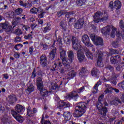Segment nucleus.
I'll use <instances>...</instances> for the list:
<instances>
[{"instance_id": "obj_1", "label": "nucleus", "mask_w": 124, "mask_h": 124, "mask_svg": "<svg viewBox=\"0 0 124 124\" xmlns=\"http://www.w3.org/2000/svg\"><path fill=\"white\" fill-rule=\"evenodd\" d=\"M72 42L73 48L74 49V50H83L86 55V57L89 59V60H93V54L90 52V50L87 48V47H82L80 40H78L77 38L73 36L72 37Z\"/></svg>"}, {"instance_id": "obj_2", "label": "nucleus", "mask_w": 124, "mask_h": 124, "mask_svg": "<svg viewBox=\"0 0 124 124\" xmlns=\"http://www.w3.org/2000/svg\"><path fill=\"white\" fill-rule=\"evenodd\" d=\"M88 103L85 102L78 103L75 107V111L74 113V117L76 118H80L86 113V109L88 107Z\"/></svg>"}, {"instance_id": "obj_3", "label": "nucleus", "mask_w": 124, "mask_h": 124, "mask_svg": "<svg viewBox=\"0 0 124 124\" xmlns=\"http://www.w3.org/2000/svg\"><path fill=\"white\" fill-rule=\"evenodd\" d=\"M37 89L40 91V93L42 95V96H46L48 95L49 93L47 90L44 89V86L43 85V83L42 82V79L41 78H38L37 79Z\"/></svg>"}, {"instance_id": "obj_4", "label": "nucleus", "mask_w": 124, "mask_h": 124, "mask_svg": "<svg viewBox=\"0 0 124 124\" xmlns=\"http://www.w3.org/2000/svg\"><path fill=\"white\" fill-rule=\"evenodd\" d=\"M102 16V13L100 11H98L97 12L94 14L93 16V22L94 23H100V22H106L108 20V15L106 14L105 16Z\"/></svg>"}, {"instance_id": "obj_5", "label": "nucleus", "mask_w": 124, "mask_h": 124, "mask_svg": "<svg viewBox=\"0 0 124 124\" xmlns=\"http://www.w3.org/2000/svg\"><path fill=\"white\" fill-rule=\"evenodd\" d=\"M30 12L32 13V14H37V12H40L38 15V17L39 19L44 18V16L46 14V12L43 11V9H42L41 7H38L37 8L33 7L31 9Z\"/></svg>"}, {"instance_id": "obj_6", "label": "nucleus", "mask_w": 124, "mask_h": 124, "mask_svg": "<svg viewBox=\"0 0 124 124\" xmlns=\"http://www.w3.org/2000/svg\"><path fill=\"white\" fill-rule=\"evenodd\" d=\"M66 51L63 49H60V57L62 62L63 65L66 66L67 68H70V64L66 60Z\"/></svg>"}, {"instance_id": "obj_7", "label": "nucleus", "mask_w": 124, "mask_h": 124, "mask_svg": "<svg viewBox=\"0 0 124 124\" xmlns=\"http://www.w3.org/2000/svg\"><path fill=\"white\" fill-rule=\"evenodd\" d=\"M96 56L98 57V60L97 61V65L98 67H103V62H101L102 61V57L103 56V52L99 50H97L96 52Z\"/></svg>"}, {"instance_id": "obj_8", "label": "nucleus", "mask_w": 124, "mask_h": 124, "mask_svg": "<svg viewBox=\"0 0 124 124\" xmlns=\"http://www.w3.org/2000/svg\"><path fill=\"white\" fill-rule=\"evenodd\" d=\"M81 40L86 46H87L88 47H93V45L91 44V42H90V38L88 35H83L82 36Z\"/></svg>"}, {"instance_id": "obj_9", "label": "nucleus", "mask_w": 124, "mask_h": 124, "mask_svg": "<svg viewBox=\"0 0 124 124\" xmlns=\"http://www.w3.org/2000/svg\"><path fill=\"white\" fill-rule=\"evenodd\" d=\"M83 50L84 49L78 50L77 52V58L79 62H84L86 59V56H85V54L83 52Z\"/></svg>"}, {"instance_id": "obj_10", "label": "nucleus", "mask_w": 124, "mask_h": 124, "mask_svg": "<svg viewBox=\"0 0 124 124\" xmlns=\"http://www.w3.org/2000/svg\"><path fill=\"white\" fill-rule=\"evenodd\" d=\"M12 115L16 120L19 122V123H23L24 122V117H22V116L19 115L15 111V110H12Z\"/></svg>"}, {"instance_id": "obj_11", "label": "nucleus", "mask_w": 124, "mask_h": 124, "mask_svg": "<svg viewBox=\"0 0 124 124\" xmlns=\"http://www.w3.org/2000/svg\"><path fill=\"white\" fill-rule=\"evenodd\" d=\"M84 20L83 18H80L78 20V21L75 23L74 27L77 30L82 29L84 26Z\"/></svg>"}, {"instance_id": "obj_12", "label": "nucleus", "mask_w": 124, "mask_h": 124, "mask_svg": "<svg viewBox=\"0 0 124 124\" xmlns=\"http://www.w3.org/2000/svg\"><path fill=\"white\" fill-rule=\"evenodd\" d=\"M112 30V26L108 25L101 29V32L104 35L110 34V31Z\"/></svg>"}, {"instance_id": "obj_13", "label": "nucleus", "mask_w": 124, "mask_h": 124, "mask_svg": "<svg viewBox=\"0 0 124 124\" xmlns=\"http://www.w3.org/2000/svg\"><path fill=\"white\" fill-rule=\"evenodd\" d=\"M2 29L5 30L6 32H10L12 31V26H11L8 23L5 22V23H2Z\"/></svg>"}, {"instance_id": "obj_14", "label": "nucleus", "mask_w": 124, "mask_h": 124, "mask_svg": "<svg viewBox=\"0 0 124 124\" xmlns=\"http://www.w3.org/2000/svg\"><path fill=\"white\" fill-rule=\"evenodd\" d=\"M77 93V91H73L71 92L68 94L69 98H71V99H73V100H75V101H76V100H77V99L79 98V95H78V93Z\"/></svg>"}, {"instance_id": "obj_15", "label": "nucleus", "mask_w": 124, "mask_h": 124, "mask_svg": "<svg viewBox=\"0 0 124 124\" xmlns=\"http://www.w3.org/2000/svg\"><path fill=\"white\" fill-rule=\"evenodd\" d=\"M121 61H122V59L120 55L113 56L110 58V62L112 64L118 63V62H121Z\"/></svg>"}, {"instance_id": "obj_16", "label": "nucleus", "mask_w": 124, "mask_h": 124, "mask_svg": "<svg viewBox=\"0 0 124 124\" xmlns=\"http://www.w3.org/2000/svg\"><path fill=\"white\" fill-rule=\"evenodd\" d=\"M26 110V108L24 107V106L17 104L16 107V113H18V114H23L25 110Z\"/></svg>"}, {"instance_id": "obj_17", "label": "nucleus", "mask_w": 124, "mask_h": 124, "mask_svg": "<svg viewBox=\"0 0 124 124\" xmlns=\"http://www.w3.org/2000/svg\"><path fill=\"white\" fill-rule=\"evenodd\" d=\"M75 76H76V73H75L74 70H72L69 72L65 78L63 79H65V80H71V79H73Z\"/></svg>"}, {"instance_id": "obj_18", "label": "nucleus", "mask_w": 124, "mask_h": 124, "mask_svg": "<svg viewBox=\"0 0 124 124\" xmlns=\"http://www.w3.org/2000/svg\"><path fill=\"white\" fill-rule=\"evenodd\" d=\"M40 64L45 67L47 65V57L45 55H42L40 58Z\"/></svg>"}, {"instance_id": "obj_19", "label": "nucleus", "mask_w": 124, "mask_h": 124, "mask_svg": "<svg viewBox=\"0 0 124 124\" xmlns=\"http://www.w3.org/2000/svg\"><path fill=\"white\" fill-rule=\"evenodd\" d=\"M36 113H37V109L36 108H33L32 111L30 107L27 108V115L29 117H33L34 114H36Z\"/></svg>"}, {"instance_id": "obj_20", "label": "nucleus", "mask_w": 124, "mask_h": 124, "mask_svg": "<svg viewBox=\"0 0 124 124\" xmlns=\"http://www.w3.org/2000/svg\"><path fill=\"white\" fill-rule=\"evenodd\" d=\"M58 106L60 109H62V108H66V107H70L69 104L63 102V101H60L58 102Z\"/></svg>"}, {"instance_id": "obj_21", "label": "nucleus", "mask_w": 124, "mask_h": 124, "mask_svg": "<svg viewBox=\"0 0 124 124\" xmlns=\"http://www.w3.org/2000/svg\"><path fill=\"white\" fill-rule=\"evenodd\" d=\"M93 43L95 45H101V46H103V39H102L100 37H96V39Z\"/></svg>"}, {"instance_id": "obj_22", "label": "nucleus", "mask_w": 124, "mask_h": 124, "mask_svg": "<svg viewBox=\"0 0 124 124\" xmlns=\"http://www.w3.org/2000/svg\"><path fill=\"white\" fill-rule=\"evenodd\" d=\"M63 117L66 121H69L70 119H71V117H72V115L71 114V112L69 111H65L63 114Z\"/></svg>"}, {"instance_id": "obj_23", "label": "nucleus", "mask_w": 124, "mask_h": 124, "mask_svg": "<svg viewBox=\"0 0 124 124\" xmlns=\"http://www.w3.org/2000/svg\"><path fill=\"white\" fill-rule=\"evenodd\" d=\"M9 103L10 104H13L14 103V101H17V98H16V96L15 95L12 94L9 96Z\"/></svg>"}, {"instance_id": "obj_24", "label": "nucleus", "mask_w": 124, "mask_h": 124, "mask_svg": "<svg viewBox=\"0 0 124 124\" xmlns=\"http://www.w3.org/2000/svg\"><path fill=\"white\" fill-rule=\"evenodd\" d=\"M99 114L102 116V117H105L106 116V113L108 112V110L107 109V108L104 107L102 108L99 110Z\"/></svg>"}, {"instance_id": "obj_25", "label": "nucleus", "mask_w": 124, "mask_h": 124, "mask_svg": "<svg viewBox=\"0 0 124 124\" xmlns=\"http://www.w3.org/2000/svg\"><path fill=\"white\" fill-rule=\"evenodd\" d=\"M118 103H122V101H120V99L118 98H115V99L109 102L110 105H115V106H118Z\"/></svg>"}, {"instance_id": "obj_26", "label": "nucleus", "mask_w": 124, "mask_h": 124, "mask_svg": "<svg viewBox=\"0 0 124 124\" xmlns=\"http://www.w3.org/2000/svg\"><path fill=\"white\" fill-rule=\"evenodd\" d=\"M67 54L68 60L70 62H72L74 59V53H73V51L70 50L67 52Z\"/></svg>"}, {"instance_id": "obj_27", "label": "nucleus", "mask_w": 124, "mask_h": 124, "mask_svg": "<svg viewBox=\"0 0 124 124\" xmlns=\"http://www.w3.org/2000/svg\"><path fill=\"white\" fill-rule=\"evenodd\" d=\"M34 91V86L31 83H28L26 92L29 93H32Z\"/></svg>"}, {"instance_id": "obj_28", "label": "nucleus", "mask_w": 124, "mask_h": 124, "mask_svg": "<svg viewBox=\"0 0 124 124\" xmlns=\"http://www.w3.org/2000/svg\"><path fill=\"white\" fill-rule=\"evenodd\" d=\"M114 7L116 10H119L122 7V3L119 0H116L114 2Z\"/></svg>"}, {"instance_id": "obj_29", "label": "nucleus", "mask_w": 124, "mask_h": 124, "mask_svg": "<svg viewBox=\"0 0 124 124\" xmlns=\"http://www.w3.org/2000/svg\"><path fill=\"white\" fill-rule=\"evenodd\" d=\"M100 84L101 82L98 81L94 85L92 91L93 93H97V91H98V87L100 86Z\"/></svg>"}, {"instance_id": "obj_30", "label": "nucleus", "mask_w": 124, "mask_h": 124, "mask_svg": "<svg viewBox=\"0 0 124 124\" xmlns=\"http://www.w3.org/2000/svg\"><path fill=\"white\" fill-rule=\"evenodd\" d=\"M99 73H100V72L96 68H93L91 71V74L92 76L94 77H96V76L99 75Z\"/></svg>"}, {"instance_id": "obj_31", "label": "nucleus", "mask_w": 124, "mask_h": 124, "mask_svg": "<svg viewBox=\"0 0 124 124\" xmlns=\"http://www.w3.org/2000/svg\"><path fill=\"white\" fill-rule=\"evenodd\" d=\"M64 66H65V68H61L59 70V72H60L61 74H62V75H65V73L68 71V70H66V69H69V68H67V67L65 66V65Z\"/></svg>"}, {"instance_id": "obj_32", "label": "nucleus", "mask_w": 124, "mask_h": 124, "mask_svg": "<svg viewBox=\"0 0 124 124\" xmlns=\"http://www.w3.org/2000/svg\"><path fill=\"white\" fill-rule=\"evenodd\" d=\"M2 121L4 123V124H11V122L8 120L7 115H5L2 118Z\"/></svg>"}, {"instance_id": "obj_33", "label": "nucleus", "mask_w": 124, "mask_h": 124, "mask_svg": "<svg viewBox=\"0 0 124 124\" xmlns=\"http://www.w3.org/2000/svg\"><path fill=\"white\" fill-rule=\"evenodd\" d=\"M57 49L56 48L53 49L52 51L49 53V56L50 58H52V60H54L56 57V53Z\"/></svg>"}, {"instance_id": "obj_34", "label": "nucleus", "mask_w": 124, "mask_h": 124, "mask_svg": "<svg viewBox=\"0 0 124 124\" xmlns=\"http://www.w3.org/2000/svg\"><path fill=\"white\" fill-rule=\"evenodd\" d=\"M120 76L119 75H115L114 74V78H113L112 79L110 80V82L111 84H113V85H114V86H116L117 85V80H116V78H118Z\"/></svg>"}, {"instance_id": "obj_35", "label": "nucleus", "mask_w": 124, "mask_h": 124, "mask_svg": "<svg viewBox=\"0 0 124 124\" xmlns=\"http://www.w3.org/2000/svg\"><path fill=\"white\" fill-rule=\"evenodd\" d=\"M60 25L61 28H62V30L65 31H66V26H67V23L66 22L61 21Z\"/></svg>"}, {"instance_id": "obj_36", "label": "nucleus", "mask_w": 124, "mask_h": 124, "mask_svg": "<svg viewBox=\"0 0 124 124\" xmlns=\"http://www.w3.org/2000/svg\"><path fill=\"white\" fill-rule=\"evenodd\" d=\"M106 90L104 91L105 93H109L111 91H112V87L109 85V84H106Z\"/></svg>"}, {"instance_id": "obj_37", "label": "nucleus", "mask_w": 124, "mask_h": 124, "mask_svg": "<svg viewBox=\"0 0 124 124\" xmlns=\"http://www.w3.org/2000/svg\"><path fill=\"white\" fill-rule=\"evenodd\" d=\"M21 17H16V19H15V20H14L13 22V25H14L13 28L17 25V24H18L19 22H21Z\"/></svg>"}, {"instance_id": "obj_38", "label": "nucleus", "mask_w": 124, "mask_h": 124, "mask_svg": "<svg viewBox=\"0 0 124 124\" xmlns=\"http://www.w3.org/2000/svg\"><path fill=\"white\" fill-rule=\"evenodd\" d=\"M63 39L64 40V42L66 44H69L70 43L71 40H70V38L69 37L63 36Z\"/></svg>"}, {"instance_id": "obj_39", "label": "nucleus", "mask_w": 124, "mask_h": 124, "mask_svg": "<svg viewBox=\"0 0 124 124\" xmlns=\"http://www.w3.org/2000/svg\"><path fill=\"white\" fill-rule=\"evenodd\" d=\"M86 2V0H77V3L78 6H82Z\"/></svg>"}, {"instance_id": "obj_40", "label": "nucleus", "mask_w": 124, "mask_h": 124, "mask_svg": "<svg viewBox=\"0 0 124 124\" xmlns=\"http://www.w3.org/2000/svg\"><path fill=\"white\" fill-rule=\"evenodd\" d=\"M23 13V9L18 8L15 10V13L17 15H21Z\"/></svg>"}, {"instance_id": "obj_41", "label": "nucleus", "mask_w": 124, "mask_h": 124, "mask_svg": "<svg viewBox=\"0 0 124 124\" xmlns=\"http://www.w3.org/2000/svg\"><path fill=\"white\" fill-rule=\"evenodd\" d=\"M116 54H119V51L116 49H111L110 50L109 54L108 56H112V55H115Z\"/></svg>"}, {"instance_id": "obj_42", "label": "nucleus", "mask_w": 124, "mask_h": 124, "mask_svg": "<svg viewBox=\"0 0 124 124\" xmlns=\"http://www.w3.org/2000/svg\"><path fill=\"white\" fill-rule=\"evenodd\" d=\"M51 25H47L46 27L44 28L43 33H46L48 31H51Z\"/></svg>"}, {"instance_id": "obj_43", "label": "nucleus", "mask_w": 124, "mask_h": 124, "mask_svg": "<svg viewBox=\"0 0 124 124\" xmlns=\"http://www.w3.org/2000/svg\"><path fill=\"white\" fill-rule=\"evenodd\" d=\"M116 31L117 28L112 27L111 33L110 34L111 37H112V38H114V37H115V33H116Z\"/></svg>"}, {"instance_id": "obj_44", "label": "nucleus", "mask_w": 124, "mask_h": 124, "mask_svg": "<svg viewBox=\"0 0 124 124\" xmlns=\"http://www.w3.org/2000/svg\"><path fill=\"white\" fill-rule=\"evenodd\" d=\"M96 108L99 111L101 110L102 108H103V107H102V103L100 102H98L96 104Z\"/></svg>"}, {"instance_id": "obj_45", "label": "nucleus", "mask_w": 124, "mask_h": 124, "mask_svg": "<svg viewBox=\"0 0 124 124\" xmlns=\"http://www.w3.org/2000/svg\"><path fill=\"white\" fill-rule=\"evenodd\" d=\"M114 3H113V1H111L109 2L108 8L111 10V11H113L114 10Z\"/></svg>"}, {"instance_id": "obj_46", "label": "nucleus", "mask_w": 124, "mask_h": 124, "mask_svg": "<svg viewBox=\"0 0 124 124\" xmlns=\"http://www.w3.org/2000/svg\"><path fill=\"white\" fill-rule=\"evenodd\" d=\"M49 88L51 90H53L55 91L57 89V84L56 83H51L49 86Z\"/></svg>"}, {"instance_id": "obj_47", "label": "nucleus", "mask_w": 124, "mask_h": 124, "mask_svg": "<svg viewBox=\"0 0 124 124\" xmlns=\"http://www.w3.org/2000/svg\"><path fill=\"white\" fill-rule=\"evenodd\" d=\"M84 91H85V87L84 86L80 87L79 89H78L77 90L78 93H83Z\"/></svg>"}, {"instance_id": "obj_48", "label": "nucleus", "mask_w": 124, "mask_h": 124, "mask_svg": "<svg viewBox=\"0 0 124 124\" xmlns=\"http://www.w3.org/2000/svg\"><path fill=\"white\" fill-rule=\"evenodd\" d=\"M24 39L28 40H31V39H32V35L29 34L25 35L24 36Z\"/></svg>"}, {"instance_id": "obj_49", "label": "nucleus", "mask_w": 124, "mask_h": 124, "mask_svg": "<svg viewBox=\"0 0 124 124\" xmlns=\"http://www.w3.org/2000/svg\"><path fill=\"white\" fill-rule=\"evenodd\" d=\"M96 37H97L96 36L95 34H92L90 35V38L93 42H94V41H95V39H96Z\"/></svg>"}, {"instance_id": "obj_50", "label": "nucleus", "mask_w": 124, "mask_h": 124, "mask_svg": "<svg viewBox=\"0 0 124 124\" xmlns=\"http://www.w3.org/2000/svg\"><path fill=\"white\" fill-rule=\"evenodd\" d=\"M16 34L17 35H20V34H22L23 32H22V30L19 29H17L15 31Z\"/></svg>"}, {"instance_id": "obj_51", "label": "nucleus", "mask_w": 124, "mask_h": 124, "mask_svg": "<svg viewBox=\"0 0 124 124\" xmlns=\"http://www.w3.org/2000/svg\"><path fill=\"white\" fill-rule=\"evenodd\" d=\"M56 42H57L58 44H62V38H61L60 37H58L57 40H54V43H56Z\"/></svg>"}, {"instance_id": "obj_52", "label": "nucleus", "mask_w": 124, "mask_h": 124, "mask_svg": "<svg viewBox=\"0 0 124 124\" xmlns=\"http://www.w3.org/2000/svg\"><path fill=\"white\" fill-rule=\"evenodd\" d=\"M44 118L42 117L41 120V124H51V122L50 121H45L43 120Z\"/></svg>"}, {"instance_id": "obj_53", "label": "nucleus", "mask_w": 124, "mask_h": 124, "mask_svg": "<svg viewBox=\"0 0 124 124\" xmlns=\"http://www.w3.org/2000/svg\"><path fill=\"white\" fill-rule=\"evenodd\" d=\"M76 21V19L74 18H71L68 21L69 25H71L72 24H73V23H75V22Z\"/></svg>"}, {"instance_id": "obj_54", "label": "nucleus", "mask_w": 124, "mask_h": 124, "mask_svg": "<svg viewBox=\"0 0 124 124\" xmlns=\"http://www.w3.org/2000/svg\"><path fill=\"white\" fill-rule=\"evenodd\" d=\"M21 41H22V40L21 39V37L19 36H17L15 39V42H16V43H17V42H21Z\"/></svg>"}, {"instance_id": "obj_55", "label": "nucleus", "mask_w": 124, "mask_h": 124, "mask_svg": "<svg viewBox=\"0 0 124 124\" xmlns=\"http://www.w3.org/2000/svg\"><path fill=\"white\" fill-rule=\"evenodd\" d=\"M36 76V70H35V69H34L31 74V78H35Z\"/></svg>"}, {"instance_id": "obj_56", "label": "nucleus", "mask_w": 124, "mask_h": 124, "mask_svg": "<svg viewBox=\"0 0 124 124\" xmlns=\"http://www.w3.org/2000/svg\"><path fill=\"white\" fill-rule=\"evenodd\" d=\"M112 44L114 48H118L119 47V42H113Z\"/></svg>"}, {"instance_id": "obj_57", "label": "nucleus", "mask_w": 124, "mask_h": 124, "mask_svg": "<svg viewBox=\"0 0 124 124\" xmlns=\"http://www.w3.org/2000/svg\"><path fill=\"white\" fill-rule=\"evenodd\" d=\"M107 69H108V70H110V71H113L114 70V67L113 66L109 65L107 66L106 67Z\"/></svg>"}, {"instance_id": "obj_58", "label": "nucleus", "mask_w": 124, "mask_h": 124, "mask_svg": "<svg viewBox=\"0 0 124 124\" xmlns=\"http://www.w3.org/2000/svg\"><path fill=\"white\" fill-rule=\"evenodd\" d=\"M22 29L24 31H26L30 30V27L29 26H26L25 25H23Z\"/></svg>"}, {"instance_id": "obj_59", "label": "nucleus", "mask_w": 124, "mask_h": 124, "mask_svg": "<svg viewBox=\"0 0 124 124\" xmlns=\"http://www.w3.org/2000/svg\"><path fill=\"white\" fill-rule=\"evenodd\" d=\"M119 25H120V28L124 30V22H123V20H121L120 21Z\"/></svg>"}, {"instance_id": "obj_60", "label": "nucleus", "mask_w": 124, "mask_h": 124, "mask_svg": "<svg viewBox=\"0 0 124 124\" xmlns=\"http://www.w3.org/2000/svg\"><path fill=\"white\" fill-rule=\"evenodd\" d=\"M116 70H117L118 71H121V70H123V66L121 65H118L116 66Z\"/></svg>"}, {"instance_id": "obj_61", "label": "nucleus", "mask_w": 124, "mask_h": 124, "mask_svg": "<svg viewBox=\"0 0 124 124\" xmlns=\"http://www.w3.org/2000/svg\"><path fill=\"white\" fill-rule=\"evenodd\" d=\"M66 12H65V11L62 10L59 12H58V14L60 16H62V15H64V14H65Z\"/></svg>"}, {"instance_id": "obj_62", "label": "nucleus", "mask_w": 124, "mask_h": 124, "mask_svg": "<svg viewBox=\"0 0 124 124\" xmlns=\"http://www.w3.org/2000/svg\"><path fill=\"white\" fill-rule=\"evenodd\" d=\"M14 57H15L16 59H18V58H20V54L17 52H15L14 54Z\"/></svg>"}, {"instance_id": "obj_63", "label": "nucleus", "mask_w": 124, "mask_h": 124, "mask_svg": "<svg viewBox=\"0 0 124 124\" xmlns=\"http://www.w3.org/2000/svg\"><path fill=\"white\" fill-rule=\"evenodd\" d=\"M33 47L31 46V47L29 48V53L31 54V55L32 54V53H33Z\"/></svg>"}, {"instance_id": "obj_64", "label": "nucleus", "mask_w": 124, "mask_h": 124, "mask_svg": "<svg viewBox=\"0 0 124 124\" xmlns=\"http://www.w3.org/2000/svg\"><path fill=\"white\" fill-rule=\"evenodd\" d=\"M118 85L119 87H120V88L124 89V80L123 82L120 83Z\"/></svg>"}]
</instances>
